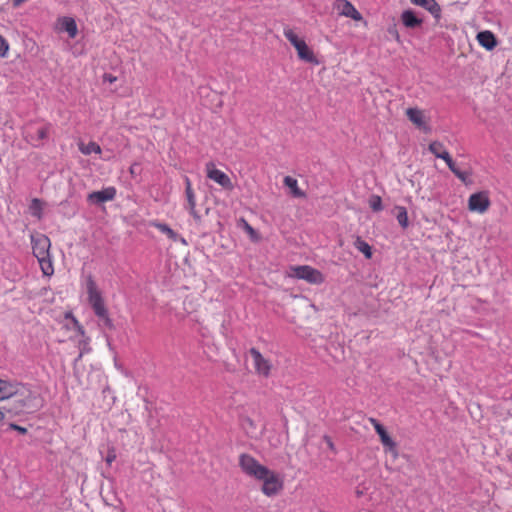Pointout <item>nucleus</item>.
<instances>
[{
	"instance_id": "16",
	"label": "nucleus",
	"mask_w": 512,
	"mask_h": 512,
	"mask_svg": "<svg viewBox=\"0 0 512 512\" xmlns=\"http://www.w3.org/2000/svg\"><path fill=\"white\" fill-rule=\"evenodd\" d=\"M376 432L379 435L382 444L396 457L398 455L397 445L395 441L389 436L384 426H378Z\"/></svg>"
},
{
	"instance_id": "40",
	"label": "nucleus",
	"mask_w": 512,
	"mask_h": 512,
	"mask_svg": "<svg viewBox=\"0 0 512 512\" xmlns=\"http://www.w3.org/2000/svg\"><path fill=\"white\" fill-rule=\"evenodd\" d=\"M104 80L105 81H108L110 83H113L114 81H116V77H114L113 75L111 74H105L104 75Z\"/></svg>"
},
{
	"instance_id": "2",
	"label": "nucleus",
	"mask_w": 512,
	"mask_h": 512,
	"mask_svg": "<svg viewBox=\"0 0 512 512\" xmlns=\"http://www.w3.org/2000/svg\"><path fill=\"white\" fill-rule=\"evenodd\" d=\"M284 35L288 39V41L295 47L297 50L298 57L308 63L318 64V60L316 59L313 51L308 47L306 42L303 39H300L292 29L285 28Z\"/></svg>"
},
{
	"instance_id": "23",
	"label": "nucleus",
	"mask_w": 512,
	"mask_h": 512,
	"mask_svg": "<svg viewBox=\"0 0 512 512\" xmlns=\"http://www.w3.org/2000/svg\"><path fill=\"white\" fill-rule=\"evenodd\" d=\"M395 210L397 211L396 218L398 220V223L400 224L401 227L407 228L409 222L406 208L402 206H396Z\"/></svg>"
},
{
	"instance_id": "17",
	"label": "nucleus",
	"mask_w": 512,
	"mask_h": 512,
	"mask_svg": "<svg viewBox=\"0 0 512 512\" xmlns=\"http://www.w3.org/2000/svg\"><path fill=\"white\" fill-rule=\"evenodd\" d=\"M18 389V383H13L0 379V401L14 396L15 394H17Z\"/></svg>"
},
{
	"instance_id": "4",
	"label": "nucleus",
	"mask_w": 512,
	"mask_h": 512,
	"mask_svg": "<svg viewBox=\"0 0 512 512\" xmlns=\"http://www.w3.org/2000/svg\"><path fill=\"white\" fill-rule=\"evenodd\" d=\"M292 276L298 279H303L311 284H321L324 281L323 274L308 265H300L292 267Z\"/></svg>"
},
{
	"instance_id": "5",
	"label": "nucleus",
	"mask_w": 512,
	"mask_h": 512,
	"mask_svg": "<svg viewBox=\"0 0 512 512\" xmlns=\"http://www.w3.org/2000/svg\"><path fill=\"white\" fill-rule=\"evenodd\" d=\"M258 480L263 481L262 492L269 497L278 494L283 488V482L278 475L270 469L267 475Z\"/></svg>"
},
{
	"instance_id": "30",
	"label": "nucleus",
	"mask_w": 512,
	"mask_h": 512,
	"mask_svg": "<svg viewBox=\"0 0 512 512\" xmlns=\"http://www.w3.org/2000/svg\"><path fill=\"white\" fill-rule=\"evenodd\" d=\"M458 179H460L465 185H469L472 183V180L470 179V173L469 172H463L459 169L454 171L453 173Z\"/></svg>"
},
{
	"instance_id": "29",
	"label": "nucleus",
	"mask_w": 512,
	"mask_h": 512,
	"mask_svg": "<svg viewBox=\"0 0 512 512\" xmlns=\"http://www.w3.org/2000/svg\"><path fill=\"white\" fill-rule=\"evenodd\" d=\"M369 206L375 212L381 211L383 209L381 197L378 195H372L369 199Z\"/></svg>"
},
{
	"instance_id": "24",
	"label": "nucleus",
	"mask_w": 512,
	"mask_h": 512,
	"mask_svg": "<svg viewBox=\"0 0 512 512\" xmlns=\"http://www.w3.org/2000/svg\"><path fill=\"white\" fill-rule=\"evenodd\" d=\"M354 244H355V247L360 252H362L366 258H368V259L371 258V256H372L371 247L366 241L362 240L360 237H357Z\"/></svg>"
},
{
	"instance_id": "34",
	"label": "nucleus",
	"mask_w": 512,
	"mask_h": 512,
	"mask_svg": "<svg viewBox=\"0 0 512 512\" xmlns=\"http://www.w3.org/2000/svg\"><path fill=\"white\" fill-rule=\"evenodd\" d=\"M116 450L114 447H110L107 452V456L105 458V461L108 465H111L112 462L116 459Z\"/></svg>"
},
{
	"instance_id": "25",
	"label": "nucleus",
	"mask_w": 512,
	"mask_h": 512,
	"mask_svg": "<svg viewBox=\"0 0 512 512\" xmlns=\"http://www.w3.org/2000/svg\"><path fill=\"white\" fill-rule=\"evenodd\" d=\"M38 261H39L41 270H42L44 275L50 276V275L53 274L54 270H53L52 262H51V259H50V255L47 256V258L38 259Z\"/></svg>"
},
{
	"instance_id": "19",
	"label": "nucleus",
	"mask_w": 512,
	"mask_h": 512,
	"mask_svg": "<svg viewBox=\"0 0 512 512\" xmlns=\"http://www.w3.org/2000/svg\"><path fill=\"white\" fill-rule=\"evenodd\" d=\"M401 19L407 28H416L423 22L422 19L418 18L412 10H405L401 15Z\"/></svg>"
},
{
	"instance_id": "1",
	"label": "nucleus",
	"mask_w": 512,
	"mask_h": 512,
	"mask_svg": "<svg viewBox=\"0 0 512 512\" xmlns=\"http://www.w3.org/2000/svg\"><path fill=\"white\" fill-rule=\"evenodd\" d=\"M239 466L249 477L256 480L262 479L268 474V468L260 464L253 456L243 453L239 456Z\"/></svg>"
},
{
	"instance_id": "44",
	"label": "nucleus",
	"mask_w": 512,
	"mask_h": 512,
	"mask_svg": "<svg viewBox=\"0 0 512 512\" xmlns=\"http://www.w3.org/2000/svg\"><path fill=\"white\" fill-rule=\"evenodd\" d=\"M85 349H86V343L84 344V346H83V351H81V352H80V354H79V357H78V358H81V357H82L83 352L85 351Z\"/></svg>"
},
{
	"instance_id": "36",
	"label": "nucleus",
	"mask_w": 512,
	"mask_h": 512,
	"mask_svg": "<svg viewBox=\"0 0 512 512\" xmlns=\"http://www.w3.org/2000/svg\"><path fill=\"white\" fill-rule=\"evenodd\" d=\"M324 441L327 443L330 450L335 451L334 443L332 442L331 438L327 435L323 437Z\"/></svg>"
},
{
	"instance_id": "38",
	"label": "nucleus",
	"mask_w": 512,
	"mask_h": 512,
	"mask_svg": "<svg viewBox=\"0 0 512 512\" xmlns=\"http://www.w3.org/2000/svg\"><path fill=\"white\" fill-rule=\"evenodd\" d=\"M439 158L443 159L447 165L453 161V159L451 158L450 154L447 151L443 153V155H440Z\"/></svg>"
},
{
	"instance_id": "11",
	"label": "nucleus",
	"mask_w": 512,
	"mask_h": 512,
	"mask_svg": "<svg viewBox=\"0 0 512 512\" xmlns=\"http://www.w3.org/2000/svg\"><path fill=\"white\" fill-rule=\"evenodd\" d=\"M334 7L340 15L350 17L356 21L362 19L361 14L356 10L352 3L347 0H337Z\"/></svg>"
},
{
	"instance_id": "37",
	"label": "nucleus",
	"mask_w": 512,
	"mask_h": 512,
	"mask_svg": "<svg viewBox=\"0 0 512 512\" xmlns=\"http://www.w3.org/2000/svg\"><path fill=\"white\" fill-rule=\"evenodd\" d=\"M439 158L443 159L447 165L453 161V159L451 158L450 154L447 151L443 153V155H440Z\"/></svg>"
},
{
	"instance_id": "27",
	"label": "nucleus",
	"mask_w": 512,
	"mask_h": 512,
	"mask_svg": "<svg viewBox=\"0 0 512 512\" xmlns=\"http://www.w3.org/2000/svg\"><path fill=\"white\" fill-rule=\"evenodd\" d=\"M155 227H157L162 233L166 234L170 239L176 241L178 235L174 232L167 224L165 223H156Z\"/></svg>"
},
{
	"instance_id": "42",
	"label": "nucleus",
	"mask_w": 512,
	"mask_h": 512,
	"mask_svg": "<svg viewBox=\"0 0 512 512\" xmlns=\"http://www.w3.org/2000/svg\"><path fill=\"white\" fill-rule=\"evenodd\" d=\"M447 166L449 167L452 173H454V171L458 169L454 161L450 162Z\"/></svg>"
},
{
	"instance_id": "39",
	"label": "nucleus",
	"mask_w": 512,
	"mask_h": 512,
	"mask_svg": "<svg viewBox=\"0 0 512 512\" xmlns=\"http://www.w3.org/2000/svg\"><path fill=\"white\" fill-rule=\"evenodd\" d=\"M369 422L373 425V427L375 428V430H377V427L378 426H382V424L376 420L375 418H369Z\"/></svg>"
},
{
	"instance_id": "15",
	"label": "nucleus",
	"mask_w": 512,
	"mask_h": 512,
	"mask_svg": "<svg viewBox=\"0 0 512 512\" xmlns=\"http://www.w3.org/2000/svg\"><path fill=\"white\" fill-rule=\"evenodd\" d=\"M477 40L479 44L487 50H493L497 45V39L495 35L488 30L481 31L477 34Z\"/></svg>"
},
{
	"instance_id": "3",
	"label": "nucleus",
	"mask_w": 512,
	"mask_h": 512,
	"mask_svg": "<svg viewBox=\"0 0 512 512\" xmlns=\"http://www.w3.org/2000/svg\"><path fill=\"white\" fill-rule=\"evenodd\" d=\"M86 288L88 293V301L95 315L97 317L105 316V313L108 311L105 307L101 292L98 290V287L91 275H89L86 279Z\"/></svg>"
},
{
	"instance_id": "28",
	"label": "nucleus",
	"mask_w": 512,
	"mask_h": 512,
	"mask_svg": "<svg viewBox=\"0 0 512 512\" xmlns=\"http://www.w3.org/2000/svg\"><path fill=\"white\" fill-rule=\"evenodd\" d=\"M30 211L33 216L41 218L42 202L39 199L34 198L30 204Z\"/></svg>"
},
{
	"instance_id": "41",
	"label": "nucleus",
	"mask_w": 512,
	"mask_h": 512,
	"mask_svg": "<svg viewBox=\"0 0 512 512\" xmlns=\"http://www.w3.org/2000/svg\"><path fill=\"white\" fill-rule=\"evenodd\" d=\"M27 0H12L13 2V7L17 8V7H20L24 2H26Z\"/></svg>"
},
{
	"instance_id": "14",
	"label": "nucleus",
	"mask_w": 512,
	"mask_h": 512,
	"mask_svg": "<svg viewBox=\"0 0 512 512\" xmlns=\"http://www.w3.org/2000/svg\"><path fill=\"white\" fill-rule=\"evenodd\" d=\"M185 184H186L185 194H186L190 214L194 217V219L200 220V216L195 209V207H196L195 195L192 190L191 181L188 177H185Z\"/></svg>"
},
{
	"instance_id": "6",
	"label": "nucleus",
	"mask_w": 512,
	"mask_h": 512,
	"mask_svg": "<svg viewBox=\"0 0 512 512\" xmlns=\"http://www.w3.org/2000/svg\"><path fill=\"white\" fill-rule=\"evenodd\" d=\"M33 254L37 259L47 258L51 246L50 239L44 234L31 236Z\"/></svg>"
},
{
	"instance_id": "35",
	"label": "nucleus",
	"mask_w": 512,
	"mask_h": 512,
	"mask_svg": "<svg viewBox=\"0 0 512 512\" xmlns=\"http://www.w3.org/2000/svg\"><path fill=\"white\" fill-rule=\"evenodd\" d=\"M9 428L12 429V430H15L21 434H26L27 433V428L25 427H22L20 425H17L15 423H10L9 424Z\"/></svg>"
},
{
	"instance_id": "9",
	"label": "nucleus",
	"mask_w": 512,
	"mask_h": 512,
	"mask_svg": "<svg viewBox=\"0 0 512 512\" xmlns=\"http://www.w3.org/2000/svg\"><path fill=\"white\" fill-rule=\"evenodd\" d=\"M249 353L253 359L256 372L261 376L268 377L272 368L270 361L265 359L256 348H251Z\"/></svg>"
},
{
	"instance_id": "13",
	"label": "nucleus",
	"mask_w": 512,
	"mask_h": 512,
	"mask_svg": "<svg viewBox=\"0 0 512 512\" xmlns=\"http://www.w3.org/2000/svg\"><path fill=\"white\" fill-rule=\"evenodd\" d=\"M411 3L429 11L436 20L441 17V7L436 0H411Z\"/></svg>"
},
{
	"instance_id": "45",
	"label": "nucleus",
	"mask_w": 512,
	"mask_h": 512,
	"mask_svg": "<svg viewBox=\"0 0 512 512\" xmlns=\"http://www.w3.org/2000/svg\"><path fill=\"white\" fill-rule=\"evenodd\" d=\"M5 415L3 413V411L0 410V422L3 421Z\"/></svg>"
},
{
	"instance_id": "32",
	"label": "nucleus",
	"mask_w": 512,
	"mask_h": 512,
	"mask_svg": "<svg viewBox=\"0 0 512 512\" xmlns=\"http://www.w3.org/2000/svg\"><path fill=\"white\" fill-rule=\"evenodd\" d=\"M9 51V44L7 40L0 35V57L5 58Z\"/></svg>"
},
{
	"instance_id": "12",
	"label": "nucleus",
	"mask_w": 512,
	"mask_h": 512,
	"mask_svg": "<svg viewBox=\"0 0 512 512\" xmlns=\"http://www.w3.org/2000/svg\"><path fill=\"white\" fill-rule=\"evenodd\" d=\"M116 196V189L114 187H107L100 191H94L88 195V201L93 204H101L107 201H112Z\"/></svg>"
},
{
	"instance_id": "18",
	"label": "nucleus",
	"mask_w": 512,
	"mask_h": 512,
	"mask_svg": "<svg viewBox=\"0 0 512 512\" xmlns=\"http://www.w3.org/2000/svg\"><path fill=\"white\" fill-rule=\"evenodd\" d=\"M406 115L408 119L416 125L418 128H424L427 130L425 117L423 111L418 108H408L406 110Z\"/></svg>"
},
{
	"instance_id": "22",
	"label": "nucleus",
	"mask_w": 512,
	"mask_h": 512,
	"mask_svg": "<svg viewBox=\"0 0 512 512\" xmlns=\"http://www.w3.org/2000/svg\"><path fill=\"white\" fill-rule=\"evenodd\" d=\"M79 150L84 155H90L92 153H101V147L95 142H89L88 144H84L83 142L79 143Z\"/></svg>"
},
{
	"instance_id": "26",
	"label": "nucleus",
	"mask_w": 512,
	"mask_h": 512,
	"mask_svg": "<svg viewBox=\"0 0 512 512\" xmlns=\"http://www.w3.org/2000/svg\"><path fill=\"white\" fill-rule=\"evenodd\" d=\"M429 151L437 158L440 157V155H443V153L446 152V149L444 145L439 141H433L429 144L428 147Z\"/></svg>"
},
{
	"instance_id": "43",
	"label": "nucleus",
	"mask_w": 512,
	"mask_h": 512,
	"mask_svg": "<svg viewBox=\"0 0 512 512\" xmlns=\"http://www.w3.org/2000/svg\"><path fill=\"white\" fill-rule=\"evenodd\" d=\"M74 322H75V325L77 326V330L81 333V335H84V330H83V327L77 322L76 319H74Z\"/></svg>"
},
{
	"instance_id": "31",
	"label": "nucleus",
	"mask_w": 512,
	"mask_h": 512,
	"mask_svg": "<svg viewBox=\"0 0 512 512\" xmlns=\"http://www.w3.org/2000/svg\"><path fill=\"white\" fill-rule=\"evenodd\" d=\"M241 222L243 223V227L245 231L249 234L252 240L258 239V234L255 231V229L244 219H241Z\"/></svg>"
},
{
	"instance_id": "10",
	"label": "nucleus",
	"mask_w": 512,
	"mask_h": 512,
	"mask_svg": "<svg viewBox=\"0 0 512 512\" xmlns=\"http://www.w3.org/2000/svg\"><path fill=\"white\" fill-rule=\"evenodd\" d=\"M49 129V125L42 127L28 126L27 138L34 146L39 147L48 138Z\"/></svg>"
},
{
	"instance_id": "21",
	"label": "nucleus",
	"mask_w": 512,
	"mask_h": 512,
	"mask_svg": "<svg viewBox=\"0 0 512 512\" xmlns=\"http://www.w3.org/2000/svg\"><path fill=\"white\" fill-rule=\"evenodd\" d=\"M284 184L291 189V193L294 197H305V193L299 189L296 179L291 176H286L284 178Z\"/></svg>"
},
{
	"instance_id": "7",
	"label": "nucleus",
	"mask_w": 512,
	"mask_h": 512,
	"mask_svg": "<svg viewBox=\"0 0 512 512\" xmlns=\"http://www.w3.org/2000/svg\"><path fill=\"white\" fill-rule=\"evenodd\" d=\"M490 206L488 193L485 191L472 194L468 200V208L470 211L484 213Z\"/></svg>"
},
{
	"instance_id": "33",
	"label": "nucleus",
	"mask_w": 512,
	"mask_h": 512,
	"mask_svg": "<svg viewBox=\"0 0 512 512\" xmlns=\"http://www.w3.org/2000/svg\"><path fill=\"white\" fill-rule=\"evenodd\" d=\"M98 318H100V319H101V321L103 322V325H104L106 328H108V329H110V330L114 329L113 321H112V320H111V318L109 317L108 312H107V313H105V316H99Z\"/></svg>"
},
{
	"instance_id": "20",
	"label": "nucleus",
	"mask_w": 512,
	"mask_h": 512,
	"mask_svg": "<svg viewBox=\"0 0 512 512\" xmlns=\"http://www.w3.org/2000/svg\"><path fill=\"white\" fill-rule=\"evenodd\" d=\"M62 29L65 30L70 38H75L77 35V24L71 17H64L62 19Z\"/></svg>"
},
{
	"instance_id": "46",
	"label": "nucleus",
	"mask_w": 512,
	"mask_h": 512,
	"mask_svg": "<svg viewBox=\"0 0 512 512\" xmlns=\"http://www.w3.org/2000/svg\"><path fill=\"white\" fill-rule=\"evenodd\" d=\"M357 495H358V496H361V495H362V492H361V491H357Z\"/></svg>"
},
{
	"instance_id": "8",
	"label": "nucleus",
	"mask_w": 512,
	"mask_h": 512,
	"mask_svg": "<svg viewBox=\"0 0 512 512\" xmlns=\"http://www.w3.org/2000/svg\"><path fill=\"white\" fill-rule=\"evenodd\" d=\"M207 169V177L219 185H221L224 189L232 190L234 188L231 179L221 170H218L214 167V164L209 162L206 164Z\"/></svg>"
}]
</instances>
